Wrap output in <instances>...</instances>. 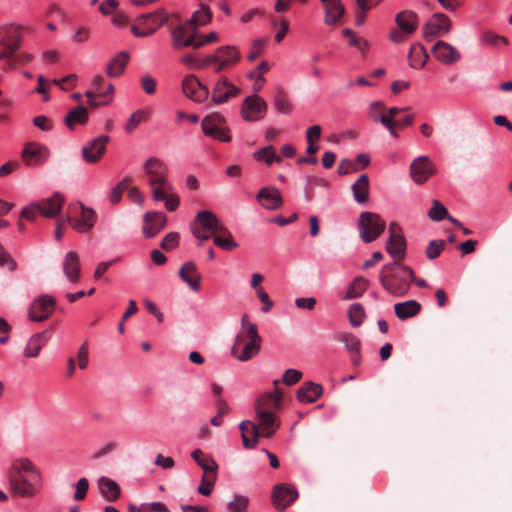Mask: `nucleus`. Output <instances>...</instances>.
Segmentation results:
<instances>
[{
  "label": "nucleus",
  "instance_id": "1",
  "mask_svg": "<svg viewBox=\"0 0 512 512\" xmlns=\"http://www.w3.org/2000/svg\"><path fill=\"white\" fill-rule=\"evenodd\" d=\"M274 390L258 396L255 401V420H245L239 425L243 446L255 448L260 437L270 438L280 427L278 412L282 406L284 394L278 387L279 380H274Z\"/></svg>",
  "mask_w": 512,
  "mask_h": 512
},
{
  "label": "nucleus",
  "instance_id": "2",
  "mask_svg": "<svg viewBox=\"0 0 512 512\" xmlns=\"http://www.w3.org/2000/svg\"><path fill=\"white\" fill-rule=\"evenodd\" d=\"M143 173L151 194L156 201H165L169 211H175L179 206V197L172 193L173 186L168 179V168L159 158L150 157L143 164Z\"/></svg>",
  "mask_w": 512,
  "mask_h": 512
},
{
  "label": "nucleus",
  "instance_id": "3",
  "mask_svg": "<svg viewBox=\"0 0 512 512\" xmlns=\"http://www.w3.org/2000/svg\"><path fill=\"white\" fill-rule=\"evenodd\" d=\"M192 233L200 242L213 238L214 244L226 251H232L239 246L230 230L215 213L208 210L198 212L192 225Z\"/></svg>",
  "mask_w": 512,
  "mask_h": 512
},
{
  "label": "nucleus",
  "instance_id": "4",
  "mask_svg": "<svg viewBox=\"0 0 512 512\" xmlns=\"http://www.w3.org/2000/svg\"><path fill=\"white\" fill-rule=\"evenodd\" d=\"M411 280H414L413 270L404 265L386 264L379 274L381 286L391 295L401 297L407 294Z\"/></svg>",
  "mask_w": 512,
  "mask_h": 512
},
{
  "label": "nucleus",
  "instance_id": "5",
  "mask_svg": "<svg viewBox=\"0 0 512 512\" xmlns=\"http://www.w3.org/2000/svg\"><path fill=\"white\" fill-rule=\"evenodd\" d=\"M261 341L257 325H249L247 330H240L237 334L231 354L239 361H249L260 351Z\"/></svg>",
  "mask_w": 512,
  "mask_h": 512
},
{
  "label": "nucleus",
  "instance_id": "6",
  "mask_svg": "<svg viewBox=\"0 0 512 512\" xmlns=\"http://www.w3.org/2000/svg\"><path fill=\"white\" fill-rule=\"evenodd\" d=\"M64 202V197L59 193H55L49 198L34 202L23 208L21 218L28 221H34L37 215L45 218H55L61 212Z\"/></svg>",
  "mask_w": 512,
  "mask_h": 512
},
{
  "label": "nucleus",
  "instance_id": "7",
  "mask_svg": "<svg viewBox=\"0 0 512 512\" xmlns=\"http://www.w3.org/2000/svg\"><path fill=\"white\" fill-rule=\"evenodd\" d=\"M66 221L75 231L87 233L94 227L97 214L81 202H72L67 207Z\"/></svg>",
  "mask_w": 512,
  "mask_h": 512
},
{
  "label": "nucleus",
  "instance_id": "8",
  "mask_svg": "<svg viewBox=\"0 0 512 512\" xmlns=\"http://www.w3.org/2000/svg\"><path fill=\"white\" fill-rule=\"evenodd\" d=\"M168 14L164 9L138 16L131 26L135 37L144 38L153 35L161 26L167 23Z\"/></svg>",
  "mask_w": 512,
  "mask_h": 512
},
{
  "label": "nucleus",
  "instance_id": "9",
  "mask_svg": "<svg viewBox=\"0 0 512 512\" xmlns=\"http://www.w3.org/2000/svg\"><path fill=\"white\" fill-rule=\"evenodd\" d=\"M22 35L17 27H9L0 37V60H6L4 70H13L18 64L15 52L20 48Z\"/></svg>",
  "mask_w": 512,
  "mask_h": 512
},
{
  "label": "nucleus",
  "instance_id": "10",
  "mask_svg": "<svg viewBox=\"0 0 512 512\" xmlns=\"http://www.w3.org/2000/svg\"><path fill=\"white\" fill-rule=\"evenodd\" d=\"M386 227L385 220L377 213L364 211L358 220L360 238L364 243H370L380 237Z\"/></svg>",
  "mask_w": 512,
  "mask_h": 512
},
{
  "label": "nucleus",
  "instance_id": "11",
  "mask_svg": "<svg viewBox=\"0 0 512 512\" xmlns=\"http://www.w3.org/2000/svg\"><path fill=\"white\" fill-rule=\"evenodd\" d=\"M240 59V52L235 46L225 45L218 47L214 54L206 56L202 66H213L215 72H221L236 65Z\"/></svg>",
  "mask_w": 512,
  "mask_h": 512
},
{
  "label": "nucleus",
  "instance_id": "12",
  "mask_svg": "<svg viewBox=\"0 0 512 512\" xmlns=\"http://www.w3.org/2000/svg\"><path fill=\"white\" fill-rule=\"evenodd\" d=\"M12 494L22 498H32L37 495L42 486V479L30 475H8Z\"/></svg>",
  "mask_w": 512,
  "mask_h": 512
},
{
  "label": "nucleus",
  "instance_id": "13",
  "mask_svg": "<svg viewBox=\"0 0 512 512\" xmlns=\"http://www.w3.org/2000/svg\"><path fill=\"white\" fill-rule=\"evenodd\" d=\"M172 46L176 50L195 46L197 38V27L188 20L178 24L170 31Z\"/></svg>",
  "mask_w": 512,
  "mask_h": 512
},
{
  "label": "nucleus",
  "instance_id": "14",
  "mask_svg": "<svg viewBox=\"0 0 512 512\" xmlns=\"http://www.w3.org/2000/svg\"><path fill=\"white\" fill-rule=\"evenodd\" d=\"M406 241L402 235V229L396 222L389 224V237L386 243V251L394 258L392 264L399 265L405 257Z\"/></svg>",
  "mask_w": 512,
  "mask_h": 512
},
{
  "label": "nucleus",
  "instance_id": "15",
  "mask_svg": "<svg viewBox=\"0 0 512 512\" xmlns=\"http://www.w3.org/2000/svg\"><path fill=\"white\" fill-rule=\"evenodd\" d=\"M224 118L219 114H211L206 116L201 123L202 130L205 135L217 139L221 142H229L231 136L229 130L223 126Z\"/></svg>",
  "mask_w": 512,
  "mask_h": 512
},
{
  "label": "nucleus",
  "instance_id": "16",
  "mask_svg": "<svg viewBox=\"0 0 512 512\" xmlns=\"http://www.w3.org/2000/svg\"><path fill=\"white\" fill-rule=\"evenodd\" d=\"M267 109L268 106L265 100L254 94L244 99L241 106V116L249 122L258 121L264 118Z\"/></svg>",
  "mask_w": 512,
  "mask_h": 512
},
{
  "label": "nucleus",
  "instance_id": "17",
  "mask_svg": "<svg viewBox=\"0 0 512 512\" xmlns=\"http://www.w3.org/2000/svg\"><path fill=\"white\" fill-rule=\"evenodd\" d=\"M55 304V299L49 295L36 298L29 308V318L35 322L46 320L53 313Z\"/></svg>",
  "mask_w": 512,
  "mask_h": 512
},
{
  "label": "nucleus",
  "instance_id": "18",
  "mask_svg": "<svg viewBox=\"0 0 512 512\" xmlns=\"http://www.w3.org/2000/svg\"><path fill=\"white\" fill-rule=\"evenodd\" d=\"M298 496V491L294 486L278 484L273 488L272 503L277 510L283 511L290 506Z\"/></svg>",
  "mask_w": 512,
  "mask_h": 512
},
{
  "label": "nucleus",
  "instance_id": "19",
  "mask_svg": "<svg viewBox=\"0 0 512 512\" xmlns=\"http://www.w3.org/2000/svg\"><path fill=\"white\" fill-rule=\"evenodd\" d=\"M451 26V20L447 15L436 13L424 26V38L429 40L433 37L444 36L450 32Z\"/></svg>",
  "mask_w": 512,
  "mask_h": 512
},
{
  "label": "nucleus",
  "instance_id": "20",
  "mask_svg": "<svg viewBox=\"0 0 512 512\" xmlns=\"http://www.w3.org/2000/svg\"><path fill=\"white\" fill-rule=\"evenodd\" d=\"M109 142V137L106 135L99 136L87 145L82 147V157L90 164L97 163L106 151V145Z\"/></svg>",
  "mask_w": 512,
  "mask_h": 512
},
{
  "label": "nucleus",
  "instance_id": "21",
  "mask_svg": "<svg viewBox=\"0 0 512 512\" xmlns=\"http://www.w3.org/2000/svg\"><path fill=\"white\" fill-rule=\"evenodd\" d=\"M184 94L195 102H202L208 98L209 90L194 75H188L182 82Z\"/></svg>",
  "mask_w": 512,
  "mask_h": 512
},
{
  "label": "nucleus",
  "instance_id": "22",
  "mask_svg": "<svg viewBox=\"0 0 512 512\" xmlns=\"http://www.w3.org/2000/svg\"><path fill=\"white\" fill-rule=\"evenodd\" d=\"M256 199L263 208L268 210H277L283 205L282 195L274 186L261 188Z\"/></svg>",
  "mask_w": 512,
  "mask_h": 512
},
{
  "label": "nucleus",
  "instance_id": "23",
  "mask_svg": "<svg viewBox=\"0 0 512 512\" xmlns=\"http://www.w3.org/2000/svg\"><path fill=\"white\" fill-rule=\"evenodd\" d=\"M434 57L443 64L451 65L461 58L460 52L445 41H437L431 50Z\"/></svg>",
  "mask_w": 512,
  "mask_h": 512
},
{
  "label": "nucleus",
  "instance_id": "24",
  "mask_svg": "<svg viewBox=\"0 0 512 512\" xmlns=\"http://www.w3.org/2000/svg\"><path fill=\"white\" fill-rule=\"evenodd\" d=\"M434 172L435 168L426 156L416 158L410 166L411 177L418 184L426 182Z\"/></svg>",
  "mask_w": 512,
  "mask_h": 512
},
{
  "label": "nucleus",
  "instance_id": "25",
  "mask_svg": "<svg viewBox=\"0 0 512 512\" xmlns=\"http://www.w3.org/2000/svg\"><path fill=\"white\" fill-rule=\"evenodd\" d=\"M334 339L344 343L347 351L350 353L351 361L354 366L361 363V341L358 337L348 332H338L334 335Z\"/></svg>",
  "mask_w": 512,
  "mask_h": 512
},
{
  "label": "nucleus",
  "instance_id": "26",
  "mask_svg": "<svg viewBox=\"0 0 512 512\" xmlns=\"http://www.w3.org/2000/svg\"><path fill=\"white\" fill-rule=\"evenodd\" d=\"M240 90L234 86L226 77L220 78L212 91V100L217 104H222L232 97L238 95Z\"/></svg>",
  "mask_w": 512,
  "mask_h": 512
},
{
  "label": "nucleus",
  "instance_id": "27",
  "mask_svg": "<svg viewBox=\"0 0 512 512\" xmlns=\"http://www.w3.org/2000/svg\"><path fill=\"white\" fill-rule=\"evenodd\" d=\"M167 218L162 212H148L144 215L143 233L147 238L156 236L166 225Z\"/></svg>",
  "mask_w": 512,
  "mask_h": 512
},
{
  "label": "nucleus",
  "instance_id": "28",
  "mask_svg": "<svg viewBox=\"0 0 512 512\" xmlns=\"http://www.w3.org/2000/svg\"><path fill=\"white\" fill-rule=\"evenodd\" d=\"M47 157L48 149L36 143L27 144L22 151V159L28 166H39Z\"/></svg>",
  "mask_w": 512,
  "mask_h": 512
},
{
  "label": "nucleus",
  "instance_id": "29",
  "mask_svg": "<svg viewBox=\"0 0 512 512\" xmlns=\"http://www.w3.org/2000/svg\"><path fill=\"white\" fill-rule=\"evenodd\" d=\"M324 8V23L332 26L339 23L345 13L341 0H320Z\"/></svg>",
  "mask_w": 512,
  "mask_h": 512
},
{
  "label": "nucleus",
  "instance_id": "30",
  "mask_svg": "<svg viewBox=\"0 0 512 512\" xmlns=\"http://www.w3.org/2000/svg\"><path fill=\"white\" fill-rule=\"evenodd\" d=\"M178 275L181 278V280L185 282L192 291H199L201 275L198 272L194 262L188 261L184 263L179 269Z\"/></svg>",
  "mask_w": 512,
  "mask_h": 512
},
{
  "label": "nucleus",
  "instance_id": "31",
  "mask_svg": "<svg viewBox=\"0 0 512 512\" xmlns=\"http://www.w3.org/2000/svg\"><path fill=\"white\" fill-rule=\"evenodd\" d=\"M62 268L65 276L71 283L78 282L81 275L79 255L74 251L68 252L64 257Z\"/></svg>",
  "mask_w": 512,
  "mask_h": 512
},
{
  "label": "nucleus",
  "instance_id": "32",
  "mask_svg": "<svg viewBox=\"0 0 512 512\" xmlns=\"http://www.w3.org/2000/svg\"><path fill=\"white\" fill-rule=\"evenodd\" d=\"M8 475H30L36 479H42L41 471L28 458L15 460L9 469Z\"/></svg>",
  "mask_w": 512,
  "mask_h": 512
},
{
  "label": "nucleus",
  "instance_id": "33",
  "mask_svg": "<svg viewBox=\"0 0 512 512\" xmlns=\"http://www.w3.org/2000/svg\"><path fill=\"white\" fill-rule=\"evenodd\" d=\"M323 393V388L320 384L314 382H306L297 390V399L300 402L313 403Z\"/></svg>",
  "mask_w": 512,
  "mask_h": 512
},
{
  "label": "nucleus",
  "instance_id": "34",
  "mask_svg": "<svg viewBox=\"0 0 512 512\" xmlns=\"http://www.w3.org/2000/svg\"><path fill=\"white\" fill-rule=\"evenodd\" d=\"M100 494L108 502H115L121 494L119 485L112 479L102 476L98 479Z\"/></svg>",
  "mask_w": 512,
  "mask_h": 512
},
{
  "label": "nucleus",
  "instance_id": "35",
  "mask_svg": "<svg viewBox=\"0 0 512 512\" xmlns=\"http://www.w3.org/2000/svg\"><path fill=\"white\" fill-rule=\"evenodd\" d=\"M396 24L399 29L408 34H413L418 27V16L411 10H403L395 17Z\"/></svg>",
  "mask_w": 512,
  "mask_h": 512
},
{
  "label": "nucleus",
  "instance_id": "36",
  "mask_svg": "<svg viewBox=\"0 0 512 512\" xmlns=\"http://www.w3.org/2000/svg\"><path fill=\"white\" fill-rule=\"evenodd\" d=\"M88 110L79 105L71 109L64 117V123L69 130H74L76 125H85L88 122Z\"/></svg>",
  "mask_w": 512,
  "mask_h": 512
},
{
  "label": "nucleus",
  "instance_id": "37",
  "mask_svg": "<svg viewBox=\"0 0 512 512\" xmlns=\"http://www.w3.org/2000/svg\"><path fill=\"white\" fill-rule=\"evenodd\" d=\"M369 177L362 174L352 185V192L354 200L359 204H366L369 200Z\"/></svg>",
  "mask_w": 512,
  "mask_h": 512
},
{
  "label": "nucleus",
  "instance_id": "38",
  "mask_svg": "<svg viewBox=\"0 0 512 512\" xmlns=\"http://www.w3.org/2000/svg\"><path fill=\"white\" fill-rule=\"evenodd\" d=\"M394 311L400 320H405L418 315L421 311V304L416 300L399 302L394 305Z\"/></svg>",
  "mask_w": 512,
  "mask_h": 512
},
{
  "label": "nucleus",
  "instance_id": "39",
  "mask_svg": "<svg viewBox=\"0 0 512 512\" xmlns=\"http://www.w3.org/2000/svg\"><path fill=\"white\" fill-rule=\"evenodd\" d=\"M429 56L423 45L415 43L410 47L408 60L412 68L420 69L426 64Z\"/></svg>",
  "mask_w": 512,
  "mask_h": 512
},
{
  "label": "nucleus",
  "instance_id": "40",
  "mask_svg": "<svg viewBox=\"0 0 512 512\" xmlns=\"http://www.w3.org/2000/svg\"><path fill=\"white\" fill-rule=\"evenodd\" d=\"M46 343L44 333H37L31 336L24 348V356L27 358H36L39 356L42 347Z\"/></svg>",
  "mask_w": 512,
  "mask_h": 512
},
{
  "label": "nucleus",
  "instance_id": "41",
  "mask_svg": "<svg viewBox=\"0 0 512 512\" xmlns=\"http://www.w3.org/2000/svg\"><path fill=\"white\" fill-rule=\"evenodd\" d=\"M129 60V54L127 52H119L107 65L106 72L110 77H119Z\"/></svg>",
  "mask_w": 512,
  "mask_h": 512
},
{
  "label": "nucleus",
  "instance_id": "42",
  "mask_svg": "<svg viewBox=\"0 0 512 512\" xmlns=\"http://www.w3.org/2000/svg\"><path fill=\"white\" fill-rule=\"evenodd\" d=\"M194 461L203 469L204 473H216L218 465L212 457H206L202 450L195 449L191 453Z\"/></svg>",
  "mask_w": 512,
  "mask_h": 512
},
{
  "label": "nucleus",
  "instance_id": "43",
  "mask_svg": "<svg viewBox=\"0 0 512 512\" xmlns=\"http://www.w3.org/2000/svg\"><path fill=\"white\" fill-rule=\"evenodd\" d=\"M211 19L212 12L210 8L205 4H201L200 8L193 13L192 17L188 21L198 28L199 26L209 23Z\"/></svg>",
  "mask_w": 512,
  "mask_h": 512
},
{
  "label": "nucleus",
  "instance_id": "44",
  "mask_svg": "<svg viewBox=\"0 0 512 512\" xmlns=\"http://www.w3.org/2000/svg\"><path fill=\"white\" fill-rule=\"evenodd\" d=\"M368 280L363 277H356L349 286L345 299H354L360 297L368 287Z\"/></svg>",
  "mask_w": 512,
  "mask_h": 512
},
{
  "label": "nucleus",
  "instance_id": "45",
  "mask_svg": "<svg viewBox=\"0 0 512 512\" xmlns=\"http://www.w3.org/2000/svg\"><path fill=\"white\" fill-rule=\"evenodd\" d=\"M274 106L282 114H289L292 111V104L282 89H277L275 93Z\"/></svg>",
  "mask_w": 512,
  "mask_h": 512
},
{
  "label": "nucleus",
  "instance_id": "46",
  "mask_svg": "<svg viewBox=\"0 0 512 512\" xmlns=\"http://www.w3.org/2000/svg\"><path fill=\"white\" fill-rule=\"evenodd\" d=\"M349 322L353 327H358L362 324L365 318V310L362 304L354 303L348 309Z\"/></svg>",
  "mask_w": 512,
  "mask_h": 512
},
{
  "label": "nucleus",
  "instance_id": "47",
  "mask_svg": "<svg viewBox=\"0 0 512 512\" xmlns=\"http://www.w3.org/2000/svg\"><path fill=\"white\" fill-rule=\"evenodd\" d=\"M148 118V113L145 110L139 109L127 120V123L124 127L127 133H132L142 122H145Z\"/></svg>",
  "mask_w": 512,
  "mask_h": 512
},
{
  "label": "nucleus",
  "instance_id": "48",
  "mask_svg": "<svg viewBox=\"0 0 512 512\" xmlns=\"http://www.w3.org/2000/svg\"><path fill=\"white\" fill-rule=\"evenodd\" d=\"M216 482V473H204L198 492L203 496H209Z\"/></svg>",
  "mask_w": 512,
  "mask_h": 512
},
{
  "label": "nucleus",
  "instance_id": "49",
  "mask_svg": "<svg viewBox=\"0 0 512 512\" xmlns=\"http://www.w3.org/2000/svg\"><path fill=\"white\" fill-rule=\"evenodd\" d=\"M448 215V211L446 207L439 202L438 200H434L432 202V207L428 212V216L433 221H441L445 219Z\"/></svg>",
  "mask_w": 512,
  "mask_h": 512
},
{
  "label": "nucleus",
  "instance_id": "50",
  "mask_svg": "<svg viewBox=\"0 0 512 512\" xmlns=\"http://www.w3.org/2000/svg\"><path fill=\"white\" fill-rule=\"evenodd\" d=\"M273 153L274 146L268 145L254 152L253 157L256 161H264L267 166H271L273 164Z\"/></svg>",
  "mask_w": 512,
  "mask_h": 512
},
{
  "label": "nucleus",
  "instance_id": "51",
  "mask_svg": "<svg viewBox=\"0 0 512 512\" xmlns=\"http://www.w3.org/2000/svg\"><path fill=\"white\" fill-rule=\"evenodd\" d=\"M267 43L266 39H255L251 44L250 51L247 55L249 61H255L264 51V47Z\"/></svg>",
  "mask_w": 512,
  "mask_h": 512
},
{
  "label": "nucleus",
  "instance_id": "52",
  "mask_svg": "<svg viewBox=\"0 0 512 512\" xmlns=\"http://www.w3.org/2000/svg\"><path fill=\"white\" fill-rule=\"evenodd\" d=\"M445 247L443 240H432L429 242L425 254L428 259L437 258Z\"/></svg>",
  "mask_w": 512,
  "mask_h": 512
},
{
  "label": "nucleus",
  "instance_id": "53",
  "mask_svg": "<svg viewBox=\"0 0 512 512\" xmlns=\"http://www.w3.org/2000/svg\"><path fill=\"white\" fill-rule=\"evenodd\" d=\"M482 42L492 46H498L500 43L508 45V39L504 36L496 35L491 32H484L481 36Z\"/></svg>",
  "mask_w": 512,
  "mask_h": 512
},
{
  "label": "nucleus",
  "instance_id": "54",
  "mask_svg": "<svg viewBox=\"0 0 512 512\" xmlns=\"http://www.w3.org/2000/svg\"><path fill=\"white\" fill-rule=\"evenodd\" d=\"M248 505V498L242 495H237L228 504V509L231 512H241L246 509Z\"/></svg>",
  "mask_w": 512,
  "mask_h": 512
},
{
  "label": "nucleus",
  "instance_id": "55",
  "mask_svg": "<svg viewBox=\"0 0 512 512\" xmlns=\"http://www.w3.org/2000/svg\"><path fill=\"white\" fill-rule=\"evenodd\" d=\"M385 104L382 101H374L369 107V116L374 122H379L380 116L385 115Z\"/></svg>",
  "mask_w": 512,
  "mask_h": 512
},
{
  "label": "nucleus",
  "instance_id": "56",
  "mask_svg": "<svg viewBox=\"0 0 512 512\" xmlns=\"http://www.w3.org/2000/svg\"><path fill=\"white\" fill-rule=\"evenodd\" d=\"M75 487H76V492L74 494V499L76 501L84 500L87 495L88 488H89L88 480L86 478H80L77 481Z\"/></svg>",
  "mask_w": 512,
  "mask_h": 512
},
{
  "label": "nucleus",
  "instance_id": "57",
  "mask_svg": "<svg viewBox=\"0 0 512 512\" xmlns=\"http://www.w3.org/2000/svg\"><path fill=\"white\" fill-rule=\"evenodd\" d=\"M302 378V373L296 369H287L284 374L282 381L284 384L291 386L299 382Z\"/></svg>",
  "mask_w": 512,
  "mask_h": 512
},
{
  "label": "nucleus",
  "instance_id": "58",
  "mask_svg": "<svg viewBox=\"0 0 512 512\" xmlns=\"http://www.w3.org/2000/svg\"><path fill=\"white\" fill-rule=\"evenodd\" d=\"M179 242V234L176 232L168 233L161 241V248L169 251L175 248Z\"/></svg>",
  "mask_w": 512,
  "mask_h": 512
},
{
  "label": "nucleus",
  "instance_id": "59",
  "mask_svg": "<svg viewBox=\"0 0 512 512\" xmlns=\"http://www.w3.org/2000/svg\"><path fill=\"white\" fill-rule=\"evenodd\" d=\"M358 171L357 164L349 159H342L338 164V173L340 175H347Z\"/></svg>",
  "mask_w": 512,
  "mask_h": 512
},
{
  "label": "nucleus",
  "instance_id": "60",
  "mask_svg": "<svg viewBox=\"0 0 512 512\" xmlns=\"http://www.w3.org/2000/svg\"><path fill=\"white\" fill-rule=\"evenodd\" d=\"M77 362L80 369H86L89 362L88 345L83 343L77 353Z\"/></svg>",
  "mask_w": 512,
  "mask_h": 512
},
{
  "label": "nucleus",
  "instance_id": "61",
  "mask_svg": "<svg viewBox=\"0 0 512 512\" xmlns=\"http://www.w3.org/2000/svg\"><path fill=\"white\" fill-rule=\"evenodd\" d=\"M0 266H6L10 271L16 269V262L0 244Z\"/></svg>",
  "mask_w": 512,
  "mask_h": 512
},
{
  "label": "nucleus",
  "instance_id": "62",
  "mask_svg": "<svg viewBox=\"0 0 512 512\" xmlns=\"http://www.w3.org/2000/svg\"><path fill=\"white\" fill-rule=\"evenodd\" d=\"M140 84L142 89L149 95H152L156 91V80L151 77L150 75H144L141 80Z\"/></svg>",
  "mask_w": 512,
  "mask_h": 512
},
{
  "label": "nucleus",
  "instance_id": "63",
  "mask_svg": "<svg viewBox=\"0 0 512 512\" xmlns=\"http://www.w3.org/2000/svg\"><path fill=\"white\" fill-rule=\"evenodd\" d=\"M219 40L218 34L216 32H210L205 36H198L196 38L194 49L201 48L205 44L214 43Z\"/></svg>",
  "mask_w": 512,
  "mask_h": 512
},
{
  "label": "nucleus",
  "instance_id": "64",
  "mask_svg": "<svg viewBox=\"0 0 512 512\" xmlns=\"http://www.w3.org/2000/svg\"><path fill=\"white\" fill-rule=\"evenodd\" d=\"M410 35L411 34H408L405 31H403V30H401L399 28H396V29H393L390 32L389 39L393 43L400 44V43H403L404 41H406L407 37L410 36Z\"/></svg>",
  "mask_w": 512,
  "mask_h": 512
}]
</instances>
